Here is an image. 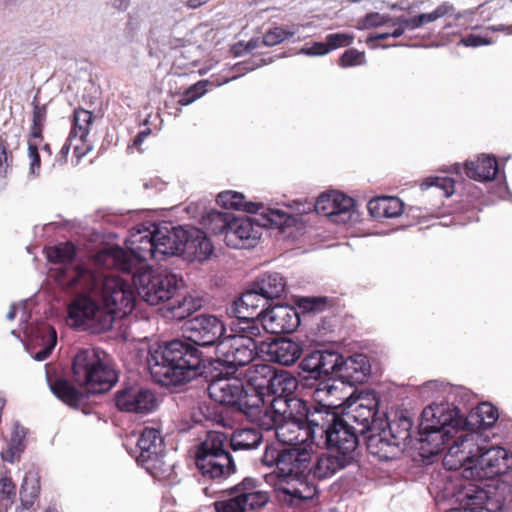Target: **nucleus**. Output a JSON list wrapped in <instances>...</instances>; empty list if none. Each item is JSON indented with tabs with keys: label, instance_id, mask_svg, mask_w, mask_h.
Here are the masks:
<instances>
[{
	"label": "nucleus",
	"instance_id": "obj_4",
	"mask_svg": "<svg viewBox=\"0 0 512 512\" xmlns=\"http://www.w3.org/2000/svg\"><path fill=\"white\" fill-rule=\"evenodd\" d=\"M147 365L153 380L164 386H177L199 376L207 377L209 358L186 336L151 346Z\"/></svg>",
	"mask_w": 512,
	"mask_h": 512
},
{
	"label": "nucleus",
	"instance_id": "obj_56",
	"mask_svg": "<svg viewBox=\"0 0 512 512\" xmlns=\"http://www.w3.org/2000/svg\"><path fill=\"white\" fill-rule=\"evenodd\" d=\"M385 204L384 217L396 218L403 212L404 203L397 197H383Z\"/></svg>",
	"mask_w": 512,
	"mask_h": 512
},
{
	"label": "nucleus",
	"instance_id": "obj_28",
	"mask_svg": "<svg viewBox=\"0 0 512 512\" xmlns=\"http://www.w3.org/2000/svg\"><path fill=\"white\" fill-rule=\"evenodd\" d=\"M298 384L297 378L289 371L275 369L266 395V397H271L269 406H267L269 412H274V405L277 401L292 402V400H302L293 395Z\"/></svg>",
	"mask_w": 512,
	"mask_h": 512
},
{
	"label": "nucleus",
	"instance_id": "obj_38",
	"mask_svg": "<svg viewBox=\"0 0 512 512\" xmlns=\"http://www.w3.org/2000/svg\"><path fill=\"white\" fill-rule=\"evenodd\" d=\"M232 220L233 215L229 212H221L215 209L201 212V224L214 235L223 234L225 237L230 230Z\"/></svg>",
	"mask_w": 512,
	"mask_h": 512
},
{
	"label": "nucleus",
	"instance_id": "obj_34",
	"mask_svg": "<svg viewBox=\"0 0 512 512\" xmlns=\"http://www.w3.org/2000/svg\"><path fill=\"white\" fill-rule=\"evenodd\" d=\"M229 310L230 304L226 307L227 315L230 317H235L239 321L238 327L233 330V335L236 337L248 339L260 346L261 342H258L257 338L261 337L262 332L265 331L262 315H251L252 317H244V314H232Z\"/></svg>",
	"mask_w": 512,
	"mask_h": 512
},
{
	"label": "nucleus",
	"instance_id": "obj_62",
	"mask_svg": "<svg viewBox=\"0 0 512 512\" xmlns=\"http://www.w3.org/2000/svg\"><path fill=\"white\" fill-rule=\"evenodd\" d=\"M466 47H479L484 45H491L493 41L485 36L469 34L463 37L460 41Z\"/></svg>",
	"mask_w": 512,
	"mask_h": 512
},
{
	"label": "nucleus",
	"instance_id": "obj_25",
	"mask_svg": "<svg viewBox=\"0 0 512 512\" xmlns=\"http://www.w3.org/2000/svg\"><path fill=\"white\" fill-rule=\"evenodd\" d=\"M262 235V225L256 218L245 216L236 218L233 216L230 230L226 233L227 246L236 249L254 247Z\"/></svg>",
	"mask_w": 512,
	"mask_h": 512
},
{
	"label": "nucleus",
	"instance_id": "obj_51",
	"mask_svg": "<svg viewBox=\"0 0 512 512\" xmlns=\"http://www.w3.org/2000/svg\"><path fill=\"white\" fill-rule=\"evenodd\" d=\"M454 180L450 177H428L422 181L420 187L422 190H427L430 187H436L443 191L445 197H450L454 193Z\"/></svg>",
	"mask_w": 512,
	"mask_h": 512
},
{
	"label": "nucleus",
	"instance_id": "obj_43",
	"mask_svg": "<svg viewBox=\"0 0 512 512\" xmlns=\"http://www.w3.org/2000/svg\"><path fill=\"white\" fill-rule=\"evenodd\" d=\"M412 426L413 423L409 417L401 416L398 419L387 422V427L382 429L402 448L412 442Z\"/></svg>",
	"mask_w": 512,
	"mask_h": 512
},
{
	"label": "nucleus",
	"instance_id": "obj_23",
	"mask_svg": "<svg viewBox=\"0 0 512 512\" xmlns=\"http://www.w3.org/2000/svg\"><path fill=\"white\" fill-rule=\"evenodd\" d=\"M117 408L124 412L146 414L156 407L154 393L139 385H126L115 394Z\"/></svg>",
	"mask_w": 512,
	"mask_h": 512
},
{
	"label": "nucleus",
	"instance_id": "obj_3",
	"mask_svg": "<svg viewBox=\"0 0 512 512\" xmlns=\"http://www.w3.org/2000/svg\"><path fill=\"white\" fill-rule=\"evenodd\" d=\"M43 370L51 392L76 409L87 404L90 394L106 393L118 381L117 372L109 364L107 354L95 348L80 349L72 360V377L82 390L65 378L53 379L47 365Z\"/></svg>",
	"mask_w": 512,
	"mask_h": 512
},
{
	"label": "nucleus",
	"instance_id": "obj_12",
	"mask_svg": "<svg viewBox=\"0 0 512 512\" xmlns=\"http://www.w3.org/2000/svg\"><path fill=\"white\" fill-rule=\"evenodd\" d=\"M286 289V281L278 272H266L259 275L242 293V295L230 303V313L261 315L265 306L280 298Z\"/></svg>",
	"mask_w": 512,
	"mask_h": 512
},
{
	"label": "nucleus",
	"instance_id": "obj_46",
	"mask_svg": "<svg viewBox=\"0 0 512 512\" xmlns=\"http://www.w3.org/2000/svg\"><path fill=\"white\" fill-rule=\"evenodd\" d=\"M261 216L264 220V223L261 224L262 228L264 226H270L280 229L281 231H284L287 227L293 226L296 220L292 215L280 209H267L261 213Z\"/></svg>",
	"mask_w": 512,
	"mask_h": 512
},
{
	"label": "nucleus",
	"instance_id": "obj_22",
	"mask_svg": "<svg viewBox=\"0 0 512 512\" xmlns=\"http://www.w3.org/2000/svg\"><path fill=\"white\" fill-rule=\"evenodd\" d=\"M186 229L183 226H174L170 222L154 223L156 242V255L159 261L170 256H183L186 238Z\"/></svg>",
	"mask_w": 512,
	"mask_h": 512
},
{
	"label": "nucleus",
	"instance_id": "obj_33",
	"mask_svg": "<svg viewBox=\"0 0 512 512\" xmlns=\"http://www.w3.org/2000/svg\"><path fill=\"white\" fill-rule=\"evenodd\" d=\"M464 171L470 179L488 182L495 179L499 172V166L495 157L482 155L476 161H467Z\"/></svg>",
	"mask_w": 512,
	"mask_h": 512
},
{
	"label": "nucleus",
	"instance_id": "obj_6",
	"mask_svg": "<svg viewBox=\"0 0 512 512\" xmlns=\"http://www.w3.org/2000/svg\"><path fill=\"white\" fill-rule=\"evenodd\" d=\"M317 404H308L304 400L292 402L277 401L274 412L263 413L260 420H254L260 427L269 431L275 430L279 442L299 447L301 444H313L310 429L313 428L312 413L317 411Z\"/></svg>",
	"mask_w": 512,
	"mask_h": 512
},
{
	"label": "nucleus",
	"instance_id": "obj_48",
	"mask_svg": "<svg viewBox=\"0 0 512 512\" xmlns=\"http://www.w3.org/2000/svg\"><path fill=\"white\" fill-rule=\"evenodd\" d=\"M27 302L28 300L23 301L19 304V307L21 308L22 311L21 325L24 324L23 328H21L23 337H21V332L17 330H12L11 334L16 336L22 342L25 351L31 354L32 328L28 323V318L31 317L32 311L28 308Z\"/></svg>",
	"mask_w": 512,
	"mask_h": 512
},
{
	"label": "nucleus",
	"instance_id": "obj_31",
	"mask_svg": "<svg viewBox=\"0 0 512 512\" xmlns=\"http://www.w3.org/2000/svg\"><path fill=\"white\" fill-rule=\"evenodd\" d=\"M136 461L138 465L151 459L155 455L164 452V439L159 429L154 427H145L136 443Z\"/></svg>",
	"mask_w": 512,
	"mask_h": 512
},
{
	"label": "nucleus",
	"instance_id": "obj_36",
	"mask_svg": "<svg viewBox=\"0 0 512 512\" xmlns=\"http://www.w3.org/2000/svg\"><path fill=\"white\" fill-rule=\"evenodd\" d=\"M263 441L260 430L255 428H242L232 432L229 447L234 452L251 451L257 449Z\"/></svg>",
	"mask_w": 512,
	"mask_h": 512
},
{
	"label": "nucleus",
	"instance_id": "obj_58",
	"mask_svg": "<svg viewBox=\"0 0 512 512\" xmlns=\"http://www.w3.org/2000/svg\"><path fill=\"white\" fill-rule=\"evenodd\" d=\"M392 24V17L387 14L377 12L369 13L365 16L364 24L366 27H379L385 24Z\"/></svg>",
	"mask_w": 512,
	"mask_h": 512
},
{
	"label": "nucleus",
	"instance_id": "obj_40",
	"mask_svg": "<svg viewBox=\"0 0 512 512\" xmlns=\"http://www.w3.org/2000/svg\"><path fill=\"white\" fill-rule=\"evenodd\" d=\"M27 430L18 422L14 423L8 446L1 452V458L5 462L14 463L26 447Z\"/></svg>",
	"mask_w": 512,
	"mask_h": 512
},
{
	"label": "nucleus",
	"instance_id": "obj_50",
	"mask_svg": "<svg viewBox=\"0 0 512 512\" xmlns=\"http://www.w3.org/2000/svg\"><path fill=\"white\" fill-rule=\"evenodd\" d=\"M454 13V5L449 1H444L438 5L432 12L421 13L418 15L420 27L432 23L439 18L451 16Z\"/></svg>",
	"mask_w": 512,
	"mask_h": 512
},
{
	"label": "nucleus",
	"instance_id": "obj_2",
	"mask_svg": "<svg viewBox=\"0 0 512 512\" xmlns=\"http://www.w3.org/2000/svg\"><path fill=\"white\" fill-rule=\"evenodd\" d=\"M366 401L356 402L344 412H339L338 407L317 404V411L312 414L313 428L310 429L314 445L338 451L356 462L360 436L372 432L377 423L378 404L376 401Z\"/></svg>",
	"mask_w": 512,
	"mask_h": 512
},
{
	"label": "nucleus",
	"instance_id": "obj_59",
	"mask_svg": "<svg viewBox=\"0 0 512 512\" xmlns=\"http://www.w3.org/2000/svg\"><path fill=\"white\" fill-rule=\"evenodd\" d=\"M400 25L405 31L406 30H416L420 28V23L418 21V15L413 17H406L401 15L396 18H392L391 26Z\"/></svg>",
	"mask_w": 512,
	"mask_h": 512
},
{
	"label": "nucleus",
	"instance_id": "obj_14",
	"mask_svg": "<svg viewBox=\"0 0 512 512\" xmlns=\"http://www.w3.org/2000/svg\"><path fill=\"white\" fill-rule=\"evenodd\" d=\"M131 274L139 296L150 305L169 302L175 296L181 281L176 273L162 267Z\"/></svg>",
	"mask_w": 512,
	"mask_h": 512
},
{
	"label": "nucleus",
	"instance_id": "obj_5",
	"mask_svg": "<svg viewBox=\"0 0 512 512\" xmlns=\"http://www.w3.org/2000/svg\"><path fill=\"white\" fill-rule=\"evenodd\" d=\"M308 450L303 447L266 446L261 457L263 465L274 468L265 476L274 487L277 500L288 507H302L317 495V486L297 477V470L307 462Z\"/></svg>",
	"mask_w": 512,
	"mask_h": 512
},
{
	"label": "nucleus",
	"instance_id": "obj_32",
	"mask_svg": "<svg viewBox=\"0 0 512 512\" xmlns=\"http://www.w3.org/2000/svg\"><path fill=\"white\" fill-rule=\"evenodd\" d=\"M57 345L56 330L46 324L34 323V360H46Z\"/></svg>",
	"mask_w": 512,
	"mask_h": 512
},
{
	"label": "nucleus",
	"instance_id": "obj_20",
	"mask_svg": "<svg viewBox=\"0 0 512 512\" xmlns=\"http://www.w3.org/2000/svg\"><path fill=\"white\" fill-rule=\"evenodd\" d=\"M303 467L297 470V477L305 479L309 483H314L309 476L315 479H327L335 475L338 471L352 465L355 461L349 459L338 451H329L320 455H313L308 451V458Z\"/></svg>",
	"mask_w": 512,
	"mask_h": 512
},
{
	"label": "nucleus",
	"instance_id": "obj_1",
	"mask_svg": "<svg viewBox=\"0 0 512 512\" xmlns=\"http://www.w3.org/2000/svg\"><path fill=\"white\" fill-rule=\"evenodd\" d=\"M457 404H432L423 409L419 422V455L426 461L447 449L443 465L460 470L466 480L483 481L512 470V452L500 447L478 444L479 435L462 431L468 424V411L476 406L466 388L455 390Z\"/></svg>",
	"mask_w": 512,
	"mask_h": 512
},
{
	"label": "nucleus",
	"instance_id": "obj_26",
	"mask_svg": "<svg viewBox=\"0 0 512 512\" xmlns=\"http://www.w3.org/2000/svg\"><path fill=\"white\" fill-rule=\"evenodd\" d=\"M261 315L265 331L271 334L291 333L300 325V316L290 305L269 304Z\"/></svg>",
	"mask_w": 512,
	"mask_h": 512
},
{
	"label": "nucleus",
	"instance_id": "obj_64",
	"mask_svg": "<svg viewBox=\"0 0 512 512\" xmlns=\"http://www.w3.org/2000/svg\"><path fill=\"white\" fill-rule=\"evenodd\" d=\"M14 493V484L12 483L10 478H1L0 479V500L9 499L10 496Z\"/></svg>",
	"mask_w": 512,
	"mask_h": 512
},
{
	"label": "nucleus",
	"instance_id": "obj_63",
	"mask_svg": "<svg viewBox=\"0 0 512 512\" xmlns=\"http://www.w3.org/2000/svg\"><path fill=\"white\" fill-rule=\"evenodd\" d=\"M6 139H3V135L0 132V178H3L9 167L7 148L5 146Z\"/></svg>",
	"mask_w": 512,
	"mask_h": 512
},
{
	"label": "nucleus",
	"instance_id": "obj_42",
	"mask_svg": "<svg viewBox=\"0 0 512 512\" xmlns=\"http://www.w3.org/2000/svg\"><path fill=\"white\" fill-rule=\"evenodd\" d=\"M272 62V58H270L268 61L265 60L262 57H252L248 60L238 62L234 64L230 70L235 72V74L231 77L228 76H212L211 78V84L215 86H221L223 84H226L230 81L236 80L239 77L245 75L248 72H251L259 67H262L263 65L269 64Z\"/></svg>",
	"mask_w": 512,
	"mask_h": 512
},
{
	"label": "nucleus",
	"instance_id": "obj_9",
	"mask_svg": "<svg viewBox=\"0 0 512 512\" xmlns=\"http://www.w3.org/2000/svg\"><path fill=\"white\" fill-rule=\"evenodd\" d=\"M98 269L94 273L70 270L69 281L75 282L84 275L88 281L85 282L80 292L100 294L104 305L109 309L106 312L113 316V320L129 315L134 310L136 302V295L132 287L126 281Z\"/></svg>",
	"mask_w": 512,
	"mask_h": 512
},
{
	"label": "nucleus",
	"instance_id": "obj_21",
	"mask_svg": "<svg viewBox=\"0 0 512 512\" xmlns=\"http://www.w3.org/2000/svg\"><path fill=\"white\" fill-rule=\"evenodd\" d=\"M490 494V490L469 482L455 494L456 502L462 507L451 508L446 512H492L500 509L503 502L494 500Z\"/></svg>",
	"mask_w": 512,
	"mask_h": 512
},
{
	"label": "nucleus",
	"instance_id": "obj_41",
	"mask_svg": "<svg viewBox=\"0 0 512 512\" xmlns=\"http://www.w3.org/2000/svg\"><path fill=\"white\" fill-rule=\"evenodd\" d=\"M150 475L159 480H168L169 484L175 483V463H167L164 454L159 453L140 465Z\"/></svg>",
	"mask_w": 512,
	"mask_h": 512
},
{
	"label": "nucleus",
	"instance_id": "obj_29",
	"mask_svg": "<svg viewBox=\"0 0 512 512\" xmlns=\"http://www.w3.org/2000/svg\"><path fill=\"white\" fill-rule=\"evenodd\" d=\"M376 420L377 423L372 431L379 430V432L372 433L365 438L367 450L380 461L392 460L398 456L403 448H400L399 445L380 427L381 423L379 422H381V419L376 417Z\"/></svg>",
	"mask_w": 512,
	"mask_h": 512
},
{
	"label": "nucleus",
	"instance_id": "obj_30",
	"mask_svg": "<svg viewBox=\"0 0 512 512\" xmlns=\"http://www.w3.org/2000/svg\"><path fill=\"white\" fill-rule=\"evenodd\" d=\"M183 257L188 261L202 262L207 260L214 251V246L207 234L196 227L186 229Z\"/></svg>",
	"mask_w": 512,
	"mask_h": 512
},
{
	"label": "nucleus",
	"instance_id": "obj_39",
	"mask_svg": "<svg viewBox=\"0 0 512 512\" xmlns=\"http://www.w3.org/2000/svg\"><path fill=\"white\" fill-rule=\"evenodd\" d=\"M216 201L218 205L225 209L242 210L250 214L257 213L263 208L261 203L248 202L242 193L230 190L220 192Z\"/></svg>",
	"mask_w": 512,
	"mask_h": 512
},
{
	"label": "nucleus",
	"instance_id": "obj_53",
	"mask_svg": "<svg viewBox=\"0 0 512 512\" xmlns=\"http://www.w3.org/2000/svg\"><path fill=\"white\" fill-rule=\"evenodd\" d=\"M334 191L329 193H322L315 201L314 207L317 213H322L326 216L333 218L335 210H333Z\"/></svg>",
	"mask_w": 512,
	"mask_h": 512
},
{
	"label": "nucleus",
	"instance_id": "obj_54",
	"mask_svg": "<svg viewBox=\"0 0 512 512\" xmlns=\"http://www.w3.org/2000/svg\"><path fill=\"white\" fill-rule=\"evenodd\" d=\"M365 62L364 52L351 48L346 50L340 57L341 67H352L362 65Z\"/></svg>",
	"mask_w": 512,
	"mask_h": 512
},
{
	"label": "nucleus",
	"instance_id": "obj_52",
	"mask_svg": "<svg viewBox=\"0 0 512 512\" xmlns=\"http://www.w3.org/2000/svg\"><path fill=\"white\" fill-rule=\"evenodd\" d=\"M208 83H211V80H201L187 88L178 99V104L181 106H187L193 103L205 93V87Z\"/></svg>",
	"mask_w": 512,
	"mask_h": 512
},
{
	"label": "nucleus",
	"instance_id": "obj_10",
	"mask_svg": "<svg viewBox=\"0 0 512 512\" xmlns=\"http://www.w3.org/2000/svg\"><path fill=\"white\" fill-rule=\"evenodd\" d=\"M98 269L94 273L70 270L69 281L75 282L84 275L88 281L85 282L80 292L100 294L104 305L109 309L106 312L113 316V320L129 315L134 310L136 302V295L132 287L126 281Z\"/></svg>",
	"mask_w": 512,
	"mask_h": 512
},
{
	"label": "nucleus",
	"instance_id": "obj_18",
	"mask_svg": "<svg viewBox=\"0 0 512 512\" xmlns=\"http://www.w3.org/2000/svg\"><path fill=\"white\" fill-rule=\"evenodd\" d=\"M75 256L76 247L72 243H64L55 246L48 252V260L59 265L56 269L59 284L67 289L80 292L88 279L86 280V277L83 276L79 277L75 282L69 281L71 277L70 270L94 273L97 268H103V266L95 263V256L88 264L75 265L73 262Z\"/></svg>",
	"mask_w": 512,
	"mask_h": 512
},
{
	"label": "nucleus",
	"instance_id": "obj_37",
	"mask_svg": "<svg viewBox=\"0 0 512 512\" xmlns=\"http://www.w3.org/2000/svg\"><path fill=\"white\" fill-rule=\"evenodd\" d=\"M202 305L203 300L200 297L177 295L167 303V310L170 311L174 319L181 321L198 311Z\"/></svg>",
	"mask_w": 512,
	"mask_h": 512
},
{
	"label": "nucleus",
	"instance_id": "obj_60",
	"mask_svg": "<svg viewBox=\"0 0 512 512\" xmlns=\"http://www.w3.org/2000/svg\"><path fill=\"white\" fill-rule=\"evenodd\" d=\"M330 52V49L327 45V41L325 42H314L311 47H303L300 49L299 53L308 55V56H322L326 55Z\"/></svg>",
	"mask_w": 512,
	"mask_h": 512
},
{
	"label": "nucleus",
	"instance_id": "obj_35",
	"mask_svg": "<svg viewBox=\"0 0 512 512\" xmlns=\"http://www.w3.org/2000/svg\"><path fill=\"white\" fill-rule=\"evenodd\" d=\"M299 376L302 378L303 381H305V385H311L309 381L313 380L315 382V388L313 391V398L314 401H308L304 400L308 404H319L321 406L326 407H336L332 404H325L323 403L327 398L330 396H333L337 391L338 387L336 385V380L332 378V375H326L323 377H319V379H311L308 377L307 373H303L300 370Z\"/></svg>",
	"mask_w": 512,
	"mask_h": 512
},
{
	"label": "nucleus",
	"instance_id": "obj_19",
	"mask_svg": "<svg viewBox=\"0 0 512 512\" xmlns=\"http://www.w3.org/2000/svg\"><path fill=\"white\" fill-rule=\"evenodd\" d=\"M184 335L199 347L217 348L218 343L225 336L226 326L224 322L212 314H200L185 321L183 327Z\"/></svg>",
	"mask_w": 512,
	"mask_h": 512
},
{
	"label": "nucleus",
	"instance_id": "obj_27",
	"mask_svg": "<svg viewBox=\"0 0 512 512\" xmlns=\"http://www.w3.org/2000/svg\"><path fill=\"white\" fill-rule=\"evenodd\" d=\"M274 370L271 365L261 363L249 366L244 373L246 390H249L250 395H257L260 398V418L268 411L265 398Z\"/></svg>",
	"mask_w": 512,
	"mask_h": 512
},
{
	"label": "nucleus",
	"instance_id": "obj_57",
	"mask_svg": "<svg viewBox=\"0 0 512 512\" xmlns=\"http://www.w3.org/2000/svg\"><path fill=\"white\" fill-rule=\"evenodd\" d=\"M46 118V106L36 104V96H34V140L41 138L42 122Z\"/></svg>",
	"mask_w": 512,
	"mask_h": 512
},
{
	"label": "nucleus",
	"instance_id": "obj_17",
	"mask_svg": "<svg viewBox=\"0 0 512 512\" xmlns=\"http://www.w3.org/2000/svg\"><path fill=\"white\" fill-rule=\"evenodd\" d=\"M88 294L83 292V295H79L70 303L68 324L95 333L109 330L113 325V316L103 310Z\"/></svg>",
	"mask_w": 512,
	"mask_h": 512
},
{
	"label": "nucleus",
	"instance_id": "obj_47",
	"mask_svg": "<svg viewBox=\"0 0 512 512\" xmlns=\"http://www.w3.org/2000/svg\"><path fill=\"white\" fill-rule=\"evenodd\" d=\"M354 205L355 201L353 198L334 191L333 210H335V216H333V221L346 222L350 220Z\"/></svg>",
	"mask_w": 512,
	"mask_h": 512
},
{
	"label": "nucleus",
	"instance_id": "obj_49",
	"mask_svg": "<svg viewBox=\"0 0 512 512\" xmlns=\"http://www.w3.org/2000/svg\"><path fill=\"white\" fill-rule=\"evenodd\" d=\"M477 417V425L481 429L491 428L498 420L499 414L497 409L490 403H482L476 407L475 414L471 418Z\"/></svg>",
	"mask_w": 512,
	"mask_h": 512
},
{
	"label": "nucleus",
	"instance_id": "obj_24",
	"mask_svg": "<svg viewBox=\"0 0 512 512\" xmlns=\"http://www.w3.org/2000/svg\"><path fill=\"white\" fill-rule=\"evenodd\" d=\"M259 350L269 361L283 366L295 364L303 354V344L288 337H270L260 343Z\"/></svg>",
	"mask_w": 512,
	"mask_h": 512
},
{
	"label": "nucleus",
	"instance_id": "obj_44",
	"mask_svg": "<svg viewBox=\"0 0 512 512\" xmlns=\"http://www.w3.org/2000/svg\"><path fill=\"white\" fill-rule=\"evenodd\" d=\"M301 28H303V25L300 24L274 26L263 35L262 43L267 47L278 45L292 38Z\"/></svg>",
	"mask_w": 512,
	"mask_h": 512
},
{
	"label": "nucleus",
	"instance_id": "obj_8",
	"mask_svg": "<svg viewBox=\"0 0 512 512\" xmlns=\"http://www.w3.org/2000/svg\"><path fill=\"white\" fill-rule=\"evenodd\" d=\"M154 239V223L149 227L134 228L125 241L126 250L120 246L100 250L95 254V263L106 270L115 269L126 274L137 272L142 262L148 259L159 261Z\"/></svg>",
	"mask_w": 512,
	"mask_h": 512
},
{
	"label": "nucleus",
	"instance_id": "obj_11",
	"mask_svg": "<svg viewBox=\"0 0 512 512\" xmlns=\"http://www.w3.org/2000/svg\"><path fill=\"white\" fill-rule=\"evenodd\" d=\"M221 432H209L195 452V466L205 482L222 483L237 472L235 460Z\"/></svg>",
	"mask_w": 512,
	"mask_h": 512
},
{
	"label": "nucleus",
	"instance_id": "obj_15",
	"mask_svg": "<svg viewBox=\"0 0 512 512\" xmlns=\"http://www.w3.org/2000/svg\"><path fill=\"white\" fill-rule=\"evenodd\" d=\"M259 346L248 339L227 335L218 343L217 359L209 358V365L222 366L226 375H234L240 367L249 365L258 353Z\"/></svg>",
	"mask_w": 512,
	"mask_h": 512
},
{
	"label": "nucleus",
	"instance_id": "obj_55",
	"mask_svg": "<svg viewBox=\"0 0 512 512\" xmlns=\"http://www.w3.org/2000/svg\"><path fill=\"white\" fill-rule=\"evenodd\" d=\"M353 39V34L343 32L331 33L326 36L327 45L330 51L350 45Z\"/></svg>",
	"mask_w": 512,
	"mask_h": 512
},
{
	"label": "nucleus",
	"instance_id": "obj_13",
	"mask_svg": "<svg viewBox=\"0 0 512 512\" xmlns=\"http://www.w3.org/2000/svg\"><path fill=\"white\" fill-rule=\"evenodd\" d=\"M211 399L220 404L230 406L243 413L248 420H260L259 401L257 395H250L245 385L237 379H213L208 385Z\"/></svg>",
	"mask_w": 512,
	"mask_h": 512
},
{
	"label": "nucleus",
	"instance_id": "obj_7",
	"mask_svg": "<svg viewBox=\"0 0 512 512\" xmlns=\"http://www.w3.org/2000/svg\"><path fill=\"white\" fill-rule=\"evenodd\" d=\"M298 368L311 379L334 375L342 384L349 386L365 383L371 373V365L365 354L356 353L345 358L332 348L309 351L300 361Z\"/></svg>",
	"mask_w": 512,
	"mask_h": 512
},
{
	"label": "nucleus",
	"instance_id": "obj_16",
	"mask_svg": "<svg viewBox=\"0 0 512 512\" xmlns=\"http://www.w3.org/2000/svg\"><path fill=\"white\" fill-rule=\"evenodd\" d=\"M267 493L257 489V480L247 477L223 492V499L214 502L216 512H251L265 506Z\"/></svg>",
	"mask_w": 512,
	"mask_h": 512
},
{
	"label": "nucleus",
	"instance_id": "obj_45",
	"mask_svg": "<svg viewBox=\"0 0 512 512\" xmlns=\"http://www.w3.org/2000/svg\"><path fill=\"white\" fill-rule=\"evenodd\" d=\"M93 119L94 116L92 112L83 108L75 109L73 113L72 128L69 133V135L72 136V139L79 138V141L85 142L93 123Z\"/></svg>",
	"mask_w": 512,
	"mask_h": 512
},
{
	"label": "nucleus",
	"instance_id": "obj_61",
	"mask_svg": "<svg viewBox=\"0 0 512 512\" xmlns=\"http://www.w3.org/2000/svg\"><path fill=\"white\" fill-rule=\"evenodd\" d=\"M385 201L383 197L372 199L367 204L369 214L375 219H382L384 217Z\"/></svg>",
	"mask_w": 512,
	"mask_h": 512
}]
</instances>
